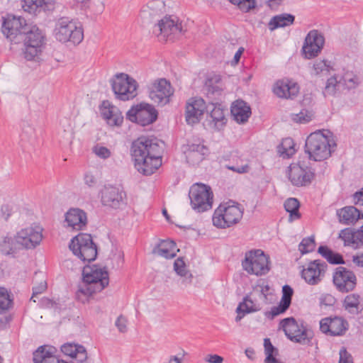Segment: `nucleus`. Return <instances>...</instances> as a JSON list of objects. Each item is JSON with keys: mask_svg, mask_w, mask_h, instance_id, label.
<instances>
[{"mask_svg": "<svg viewBox=\"0 0 363 363\" xmlns=\"http://www.w3.org/2000/svg\"><path fill=\"white\" fill-rule=\"evenodd\" d=\"M320 329L330 336H342L348 330V323L342 317H326L320 321Z\"/></svg>", "mask_w": 363, "mask_h": 363, "instance_id": "21", "label": "nucleus"}, {"mask_svg": "<svg viewBox=\"0 0 363 363\" xmlns=\"http://www.w3.org/2000/svg\"><path fill=\"white\" fill-rule=\"evenodd\" d=\"M101 202L104 206L118 209L125 203L126 193L113 185H105L100 191Z\"/></svg>", "mask_w": 363, "mask_h": 363, "instance_id": "17", "label": "nucleus"}, {"mask_svg": "<svg viewBox=\"0 0 363 363\" xmlns=\"http://www.w3.org/2000/svg\"><path fill=\"white\" fill-rule=\"evenodd\" d=\"M21 249L18 234L14 237L5 236L0 242V251L4 255L16 253Z\"/></svg>", "mask_w": 363, "mask_h": 363, "instance_id": "37", "label": "nucleus"}, {"mask_svg": "<svg viewBox=\"0 0 363 363\" xmlns=\"http://www.w3.org/2000/svg\"><path fill=\"white\" fill-rule=\"evenodd\" d=\"M269 257L262 250H250L245 254L242 262L243 269L250 274L262 276L267 274L269 270Z\"/></svg>", "mask_w": 363, "mask_h": 363, "instance_id": "13", "label": "nucleus"}, {"mask_svg": "<svg viewBox=\"0 0 363 363\" xmlns=\"http://www.w3.org/2000/svg\"><path fill=\"white\" fill-rule=\"evenodd\" d=\"M1 217L5 220H8L13 213V208L11 205L6 203L3 204L1 206Z\"/></svg>", "mask_w": 363, "mask_h": 363, "instance_id": "59", "label": "nucleus"}, {"mask_svg": "<svg viewBox=\"0 0 363 363\" xmlns=\"http://www.w3.org/2000/svg\"><path fill=\"white\" fill-rule=\"evenodd\" d=\"M55 347L40 346L33 354V361L34 363H60L61 359L55 355Z\"/></svg>", "mask_w": 363, "mask_h": 363, "instance_id": "29", "label": "nucleus"}, {"mask_svg": "<svg viewBox=\"0 0 363 363\" xmlns=\"http://www.w3.org/2000/svg\"><path fill=\"white\" fill-rule=\"evenodd\" d=\"M114 106L108 101H103L99 108L101 115L105 120H110L113 118L115 111L113 110Z\"/></svg>", "mask_w": 363, "mask_h": 363, "instance_id": "49", "label": "nucleus"}, {"mask_svg": "<svg viewBox=\"0 0 363 363\" xmlns=\"http://www.w3.org/2000/svg\"><path fill=\"white\" fill-rule=\"evenodd\" d=\"M74 6L79 8L80 10L86 11L91 8V0H72Z\"/></svg>", "mask_w": 363, "mask_h": 363, "instance_id": "57", "label": "nucleus"}, {"mask_svg": "<svg viewBox=\"0 0 363 363\" xmlns=\"http://www.w3.org/2000/svg\"><path fill=\"white\" fill-rule=\"evenodd\" d=\"M318 253L331 264L337 265L345 264L343 256L340 253L333 251L327 245H320L318 248Z\"/></svg>", "mask_w": 363, "mask_h": 363, "instance_id": "36", "label": "nucleus"}, {"mask_svg": "<svg viewBox=\"0 0 363 363\" xmlns=\"http://www.w3.org/2000/svg\"><path fill=\"white\" fill-rule=\"evenodd\" d=\"M337 216L339 221L345 225L353 224L359 219L363 218V213L352 206H345L337 210Z\"/></svg>", "mask_w": 363, "mask_h": 363, "instance_id": "33", "label": "nucleus"}, {"mask_svg": "<svg viewBox=\"0 0 363 363\" xmlns=\"http://www.w3.org/2000/svg\"><path fill=\"white\" fill-rule=\"evenodd\" d=\"M340 84L341 83L339 82V80H337L335 76H333L328 79L323 92L324 96H326L335 95L337 90V87H339Z\"/></svg>", "mask_w": 363, "mask_h": 363, "instance_id": "46", "label": "nucleus"}, {"mask_svg": "<svg viewBox=\"0 0 363 363\" xmlns=\"http://www.w3.org/2000/svg\"><path fill=\"white\" fill-rule=\"evenodd\" d=\"M291 305L280 301L277 306H273L269 311L264 313L265 316L269 319L273 320L276 316L284 313L290 307Z\"/></svg>", "mask_w": 363, "mask_h": 363, "instance_id": "44", "label": "nucleus"}, {"mask_svg": "<svg viewBox=\"0 0 363 363\" xmlns=\"http://www.w3.org/2000/svg\"><path fill=\"white\" fill-rule=\"evenodd\" d=\"M12 320L13 316L11 314L0 318V330H4L9 328Z\"/></svg>", "mask_w": 363, "mask_h": 363, "instance_id": "61", "label": "nucleus"}, {"mask_svg": "<svg viewBox=\"0 0 363 363\" xmlns=\"http://www.w3.org/2000/svg\"><path fill=\"white\" fill-rule=\"evenodd\" d=\"M65 222L69 227L80 230L87 223L86 213L80 208H70L65 214Z\"/></svg>", "mask_w": 363, "mask_h": 363, "instance_id": "28", "label": "nucleus"}, {"mask_svg": "<svg viewBox=\"0 0 363 363\" xmlns=\"http://www.w3.org/2000/svg\"><path fill=\"white\" fill-rule=\"evenodd\" d=\"M53 35L60 43H70L75 45L83 40L84 30L80 22L63 16L55 22Z\"/></svg>", "mask_w": 363, "mask_h": 363, "instance_id": "4", "label": "nucleus"}, {"mask_svg": "<svg viewBox=\"0 0 363 363\" xmlns=\"http://www.w3.org/2000/svg\"><path fill=\"white\" fill-rule=\"evenodd\" d=\"M191 208L198 213H203L212 208L213 194L211 188L202 183L192 185L189 191Z\"/></svg>", "mask_w": 363, "mask_h": 363, "instance_id": "10", "label": "nucleus"}, {"mask_svg": "<svg viewBox=\"0 0 363 363\" xmlns=\"http://www.w3.org/2000/svg\"><path fill=\"white\" fill-rule=\"evenodd\" d=\"M94 152L96 155L102 159H107L111 156V151L106 147H95Z\"/></svg>", "mask_w": 363, "mask_h": 363, "instance_id": "58", "label": "nucleus"}, {"mask_svg": "<svg viewBox=\"0 0 363 363\" xmlns=\"http://www.w3.org/2000/svg\"><path fill=\"white\" fill-rule=\"evenodd\" d=\"M174 89L170 82L164 78L160 79L152 84L149 91L150 99L157 106H164L169 103Z\"/></svg>", "mask_w": 363, "mask_h": 363, "instance_id": "19", "label": "nucleus"}, {"mask_svg": "<svg viewBox=\"0 0 363 363\" xmlns=\"http://www.w3.org/2000/svg\"><path fill=\"white\" fill-rule=\"evenodd\" d=\"M208 148L201 143H188L184 150L186 152H204L208 153Z\"/></svg>", "mask_w": 363, "mask_h": 363, "instance_id": "51", "label": "nucleus"}, {"mask_svg": "<svg viewBox=\"0 0 363 363\" xmlns=\"http://www.w3.org/2000/svg\"><path fill=\"white\" fill-rule=\"evenodd\" d=\"M293 295L294 289L291 286L288 284L283 286L281 301L291 305Z\"/></svg>", "mask_w": 363, "mask_h": 363, "instance_id": "52", "label": "nucleus"}, {"mask_svg": "<svg viewBox=\"0 0 363 363\" xmlns=\"http://www.w3.org/2000/svg\"><path fill=\"white\" fill-rule=\"evenodd\" d=\"M296 121L300 123H306L312 120V115L306 109L301 110L296 114Z\"/></svg>", "mask_w": 363, "mask_h": 363, "instance_id": "56", "label": "nucleus"}, {"mask_svg": "<svg viewBox=\"0 0 363 363\" xmlns=\"http://www.w3.org/2000/svg\"><path fill=\"white\" fill-rule=\"evenodd\" d=\"M1 31L5 37L13 44L24 45V57L33 60L42 52L45 44V35L36 26L27 23L26 20L21 16L8 15L2 17Z\"/></svg>", "mask_w": 363, "mask_h": 363, "instance_id": "1", "label": "nucleus"}, {"mask_svg": "<svg viewBox=\"0 0 363 363\" xmlns=\"http://www.w3.org/2000/svg\"><path fill=\"white\" fill-rule=\"evenodd\" d=\"M328 268V264L321 259L310 261L300 272L301 277L309 285H318L324 279Z\"/></svg>", "mask_w": 363, "mask_h": 363, "instance_id": "15", "label": "nucleus"}, {"mask_svg": "<svg viewBox=\"0 0 363 363\" xmlns=\"http://www.w3.org/2000/svg\"><path fill=\"white\" fill-rule=\"evenodd\" d=\"M230 113L235 121L238 124H245L252 115V109L248 103L242 99H237L231 104Z\"/></svg>", "mask_w": 363, "mask_h": 363, "instance_id": "26", "label": "nucleus"}, {"mask_svg": "<svg viewBox=\"0 0 363 363\" xmlns=\"http://www.w3.org/2000/svg\"><path fill=\"white\" fill-rule=\"evenodd\" d=\"M325 44V37L318 30H310L305 39L301 48L304 58L310 60L316 57L322 51Z\"/></svg>", "mask_w": 363, "mask_h": 363, "instance_id": "16", "label": "nucleus"}, {"mask_svg": "<svg viewBox=\"0 0 363 363\" xmlns=\"http://www.w3.org/2000/svg\"><path fill=\"white\" fill-rule=\"evenodd\" d=\"M43 239L42 228H27L18 233V242L21 249H34L40 245Z\"/></svg>", "mask_w": 363, "mask_h": 363, "instance_id": "22", "label": "nucleus"}, {"mask_svg": "<svg viewBox=\"0 0 363 363\" xmlns=\"http://www.w3.org/2000/svg\"><path fill=\"white\" fill-rule=\"evenodd\" d=\"M274 92L279 98L293 99L298 94L299 86L297 83L288 79L278 80Z\"/></svg>", "mask_w": 363, "mask_h": 363, "instance_id": "27", "label": "nucleus"}, {"mask_svg": "<svg viewBox=\"0 0 363 363\" xmlns=\"http://www.w3.org/2000/svg\"><path fill=\"white\" fill-rule=\"evenodd\" d=\"M209 104L208 112H206L207 117L210 118L209 120L208 119V123L216 130H220L225 126L228 121L224 114V109L218 101H209Z\"/></svg>", "mask_w": 363, "mask_h": 363, "instance_id": "25", "label": "nucleus"}, {"mask_svg": "<svg viewBox=\"0 0 363 363\" xmlns=\"http://www.w3.org/2000/svg\"><path fill=\"white\" fill-rule=\"evenodd\" d=\"M261 310L259 304L255 303L249 295H246L242 302H240L237 308L238 315L235 320H240L245 314L257 312Z\"/></svg>", "mask_w": 363, "mask_h": 363, "instance_id": "34", "label": "nucleus"}, {"mask_svg": "<svg viewBox=\"0 0 363 363\" xmlns=\"http://www.w3.org/2000/svg\"><path fill=\"white\" fill-rule=\"evenodd\" d=\"M359 296L355 294L347 295L344 300L343 305L346 310L350 313L358 312V306L359 304Z\"/></svg>", "mask_w": 363, "mask_h": 363, "instance_id": "43", "label": "nucleus"}, {"mask_svg": "<svg viewBox=\"0 0 363 363\" xmlns=\"http://www.w3.org/2000/svg\"><path fill=\"white\" fill-rule=\"evenodd\" d=\"M13 299L4 287H0V314L5 313L12 308Z\"/></svg>", "mask_w": 363, "mask_h": 363, "instance_id": "40", "label": "nucleus"}, {"mask_svg": "<svg viewBox=\"0 0 363 363\" xmlns=\"http://www.w3.org/2000/svg\"><path fill=\"white\" fill-rule=\"evenodd\" d=\"M279 328L284 330L291 341L302 345H312L313 332L307 328L303 320L298 323L294 317L286 318L280 321Z\"/></svg>", "mask_w": 363, "mask_h": 363, "instance_id": "7", "label": "nucleus"}, {"mask_svg": "<svg viewBox=\"0 0 363 363\" xmlns=\"http://www.w3.org/2000/svg\"><path fill=\"white\" fill-rule=\"evenodd\" d=\"M82 275L83 286L78 291L89 296L101 291L109 283L108 273L106 268L96 264L84 267Z\"/></svg>", "mask_w": 363, "mask_h": 363, "instance_id": "3", "label": "nucleus"}, {"mask_svg": "<svg viewBox=\"0 0 363 363\" xmlns=\"http://www.w3.org/2000/svg\"><path fill=\"white\" fill-rule=\"evenodd\" d=\"M126 323V318L121 315L117 318L115 325L121 333H125L127 331Z\"/></svg>", "mask_w": 363, "mask_h": 363, "instance_id": "60", "label": "nucleus"}, {"mask_svg": "<svg viewBox=\"0 0 363 363\" xmlns=\"http://www.w3.org/2000/svg\"><path fill=\"white\" fill-rule=\"evenodd\" d=\"M230 3L235 5L238 9L244 12H249L256 7L255 0H228Z\"/></svg>", "mask_w": 363, "mask_h": 363, "instance_id": "47", "label": "nucleus"}, {"mask_svg": "<svg viewBox=\"0 0 363 363\" xmlns=\"http://www.w3.org/2000/svg\"><path fill=\"white\" fill-rule=\"evenodd\" d=\"M339 362L338 363H354L353 358L350 353H349L345 347H342L339 352Z\"/></svg>", "mask_w": 363, "mask_h": 363, "instance_id": "54", "label": "nucleus"}, {"mask_svg": "<svg viewBox=\"0 0 363 363\" xmlns=\"http://www.w3.org/2000/svg\"><path fill=\"white\" fill-rule=\"evenodd\" d=\"M110 83L117 99L123 101H129L134 99L138 94V82L128 74H116L111 79Z\"/></svg>", "mask_w": 363, "mask_h": 363, "instance_id": "9", "label": "nucleus"}, {"mask_svg": "<svg viewBox=\"0 0 363 363\" xmlns=\"http://www.w3.org/2000/svg\"><path fill=\"white\" fill-rule=\"evenodd\" d=\"M330 67L329 62L325 60H316L313 64V68L315 71V74H319L323 70H328Z\"/></svg>", "mask_w": 363, "mask_h": 363, "instance_id": "55", "label": "nucleus"}, {"mask_svg": "<svg viewBox=\"0 0 363 363\" xmlns=\"http://www.w3.org/2000/svg\"><path fill=\"white\" fill-rule=\"evenodd\" d=\"M356 80L357 78L354 76H352L351 74L346 73L340 78L339 82H340L345 89H351L356 86L357 84Z\"/></svg>", "mask_w": 363, "mask_h": 363, "instance_id": "50", "label": "nucleus"}, {"mask_svg": "<svg viewBox=\"0 0 363 363\" xmlns=\"http://www.w3.org/2000/svg\"><path fill=\"white\" fill-rule=\"evenodd\" d=\"M333 283L338 291L348 293L355 288L357 278L352 271L340 266L333 272Z\"/></svg>", "mask_w": 363, "mask_h": 363, "instance_id": "18", "label": "nucleus"}, {"mask_svg": "<svg viewBox=\"0 0 363 363\" xmlns=\"http://www.w3.org/2000/svg\"><path fill=\"white\" fill-rule=\"evenodd\" d=\"M108 124L111 126L120 127L123 123V116L122 113L119 111L115 112L113 115V118L110 120H106Z\"/></svg>", "mask_w": 363, "mask_h": 363, "instance_id": "53", "label": "nucleus"}, {"mask_svg": "<svg viewBox=\"0 0 363 363\" xmlns=\"http://www.w3.org/2000/svg\"><path fill=\"white\" fill-rule=\"evenodd\" d=\"M24 11L37 16L41 12L50 15L55 9L56 0H23Z\"/></svg>", "mask_w": 363, "mask_h": 363, "instance_id": "23", "label": "nucleus"}, {"mask_svg": "<svg viewBox=\"0 0 363 363\" xmlns=\"http://www.w3.org/2000/svg\"><path fill=\"white\" fill-rule=\"evenodd\" d=\"M205 111L208 112V106L201 97L190 98L185 107V119L189 125L199 123L201 120Z\"/></svg>", "mask_w": 363, "mask_h": 363, "instance_id": "20", "label": "nucleus"}, {"mask_svg": "<svg viewBox=\"0 0 363 363\" xmlns=\"http://www.w3.org/2000/svg\"><path fill=\"white\" fill-rule=\"evenodd\" d=\"M339 238L344 241L345 246H352L356 248L359 244L363 245V225L357 231H354L351 228L342 230L339 234Z\"/></svg>", "mask_w": 363, "mask_h": 363, "instance_id": "31", "label": "nucleus"}, {"mask_svg": "<svg viewBox=\"0 0 363 363\" xmlns=\"http://www.w3.org/2000/svg\"><path fill=\"white\" fill-rule=\"evenodd\" d=\"M330 140L323 130L311 133L306 138L304 150L308 155V160L316 162L323 161L330 157L332 153Z\"/></svg>", "mask_w": 363, "mask_h": 363, "instance_id": "6", "label": "nucleus"}, {"mask_svg": "<svg viewBox=\"0 0 363 363\" xmlns=\"http://www.w3.org/2000/svg\"><path fill=\"white\" fill-rule=\"evenodd\" d=\"M295 143L291 138L284 139L278 147V151L283 157L289 158L296 152Z\"/></svg>", "mask_w": 363, "mask_h": 363, "instance_id": "41", "label": "nucleus"}, {"mask_svg": "<svg viewBox=\"0 0 363 363\" xmlns=\"http://www.w3.org/2000/svg\"><path fill=\"white\" fill-rule=\"evenodd\" d=\"M184 32L179 18L169 15L164 16L152 28V33L163 40H167L172 35L182 34Z\"/></svg>", "mask_w": 363, "mask_h": 363, "instance_id": "14", "label": "nucleus"}, {"mask_svg": "<svg viewBox=\"0 0 363 363\" xmlns=\"http://www.w3.org/2000/svg\"><path fill=\"white\" fill-rule=\"evenodd\" d=\"M47 288V286H46V284H40V285L38 286H34L33 287V294H32V296L30 298V301H33L34 302H35V300H33V298L38 295V294H42L43 291H45Z\"/></svg>", "mask_w": 363, "mask_h": 363, "instance_id": "63", "label": "nucleus"}, {"mask_svg": "<svg viewBox=\"0 0 363 363\" xmlns=\"http://www.w3.org/2000/svg\"><path fill=\"white\" fill-rule=\"evenodd\" d=\"M69 247L83 262H91L97 257V245L93 241L91 234L79 233L70 240Z\"/></svg>", "mask_w": 363, "mask_h": 363, "instance_id": "8", "label": "nucleus"}, {"mask_svg": "<svg viewBox=\"0 0 363 363\" xmlns=\"http://www.w3.org/2000/svg\"><path fill=\"white\" fill-rule=\"evenodd\" d=\"M155 137L140 136L133 140L130 152L137 170L145 176L154 174L162 165L163 147Z\"/></svg>", "mask_w": 363, "mask_h": 363, "instance_id": "2", "label": "nucleus"}, {"mask_svg": "<svg viewBox=\"0 0 363 363\" xmlns=\"http://www.w3.org/2000/svg\"><path fill=\"white\" fill-rule=\"evenodd\" d=\"M264 347L266 355L264 363H283L277 358L279 354L278 349L272 345L269 338H264Z\"/></svg>", "mask_w": 363, "mask_h": 363, "instance_id": "39", "label": "nucleus"}, {"mask_svg": "<svg viewBox=\"0 0 363 363\" xmlns=\"http://www.w3.org/2000/svg\"><path fill=\"white\" fill-rule=\"evenodd\" d=\"M294 15L284 13L273 16L268 23V27L271 31H273L279 28H284L293 25L294 23Z\"/></svg>", "mask_w": 363, "mask_h": 363, "instance_id": "35", "label": "nucleus"}, {"mask_svg": "<svg viewBox=\"0 0 363 363\" xmlns=\"http://www.w3.org/2000/svg\"><path fill=\"white\" fill-rule=\"evenodd\" d=\"M206 361L210 363H222L223 358L218 354H209Z\"/></svg>", "mask_w": 363, "mask_h": 363, "instance_id": "64", "label": "nucleus"}, {"mask_svg": "<svg viewBox=\"0 0 363 363\" xmlns=\"http://www.w3.org/2000/svg\"><path fill=\"white\" fill-rule=\"evenodd\" d=\"M315 169L308 160H298L289 167L288 178L293 186L297 187L309 186L315 179Z\"/></svg>", "mask_w": 363, "mask_h": 363, "instance_id": "11", "label": "nucleus"}, {"mask_svg": "<svg viewBox=\"0 0 363 363\" xmlns=\"http://www.w3.org/2000/svg\"><path fill=\"white\" fill-rule=\"evenodd\" d=\"M315 247V241L313 235L303 238L298 245V250L301 255L313 252Z\"/></svg>", "mask_w": 363, "mask_h": 363, "instance_id": "42", "label": "nucleus"}, {"mask_svg": "<svg viewBox=\"0 0 363 363\" xmlns=\"http://www.w3.org/2000/svg\"><path fill=\"white\" fill-rule=\"evenodd\" d=\"M208 153L204 152H186V161L188 164L195 166L199 164Z\"/></svg>", "mask_w": 363, "mask_h": 363, "instance_id": "48", "label": "nucleus"}, {"mask_svg": "<svg viewBox=\"0 0 363 363\" xmlns=\"http://www.w3.org/2000/svg\"><path fill=\"white\" fill-rule=\"evenodd\" d=\"M62 352L78 363H84L87 359V352L84 346L74 342H66L61 346Z\"/></svg>", "mask_w": 363, "mask_h": 363, "instance_id": "30", "label": "nucleus"}, {"mask_svg": "<svg viewBox=\"0 0 363 363\" xmlns=\"http://www.w3.org/2000/svg\"><path fill=\"white\" fill-rule=\"evenodd\" d=\"M244 209L238 203L229 201L220 203L214 211L213 225L220 229H225L238 223L243 216Z\"/></svg>", "mask_w": 363, "mask_h": 363, "instance_id": "5", "label": "nucleus"}, {"mask_svg": "<svg viewBox=\"0 0 363 363\" xmlns=\"http://www.w3.org/2000/svg\"><path fill=\"white\" fill-rule=\"evenodd\" d=\"M221 82L222 79L219 74H213L206 77L203 90L209 101L220 100L223 91L220 86Z\"/></svg>", "mask_w": 363, "mask_h": 363, "instance_id": "24", "label": "nucleus"}, {"mask_svg": "<svg viewBox=\"0 0 363 363\" xmlns=\"http://www.w3.org/2000/svg\"><path fill=\"white\" fill-rule=\"evenodd\" d=\"M178 252L179 249L177 248V243L172 240H160L152 250L153 254H157L167 259L174 258Z\"/></svg>", "mask_w": 363, "mask_h": 363, "instance_id": "32", "label": "nucleus"}, {"mask_svg": "<svg viewBox=\"0 0 363 363\" xmlns=\"http://www.w3.org/2000/svg\"><path fill=\"white\" fill-rule=\"evenodd\" d=\"M335 303V298L330 294H325L320 298V304L325 306H333Z\"/></svg>", "mask_w": 363, "mask_h": 363, "instance_id": "62", "label": "nucleus"}, {"mask_svg": "<svg viewBox=\"0 0 363 363\" xmlns=\"http://www.w3.org/2000/svg\"><path fill=\"white\" fill-rule=\"evenodd\" d=\"M174 269L176 273L180 277H188L189 279V281H191V279L193 277L191 273H190L186 269V264L184 261V258L180 257H178L174 262Z\"/></svg>", "mask_w": 363, "mask_h": 363, "instance_id": "45", "label": "nucleus"}, {"mask_svg": "<svg viewBox=\"0 0 363 363\" xmlns=\"http://www.w3.org/2000/svg\"><path fill=\"white\" fill-rule=\"evenodd\" d=\"M300 201L296 198H289L284 203V209L289 213V221L298 220L301 218V213L299 212Z\"/></svg>", "mask_w": 363, "mask_h": 363, "instance_id": "38", "label": "nucleus"}, {"mask_svg": "<svg viewBox=\"0 0 363 363\" xmlns=\"http://www.w3.org/2000/svg\"><path fill=\"white\" fill-rule=\"evenodd\" d=\"M158 116V111L152 104L142 101L130 107L126 113V119L141 126H146L154 123Z\"/></svg>", "mask_w": 363, "mask_h": 363, "instance_id": "12", "label": "nucleus"}]
</instances>
